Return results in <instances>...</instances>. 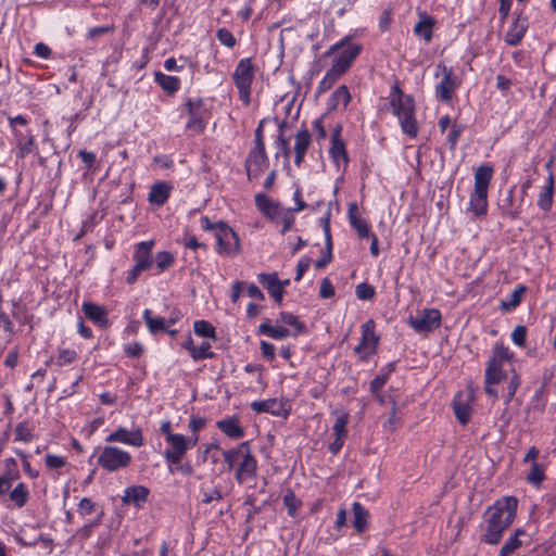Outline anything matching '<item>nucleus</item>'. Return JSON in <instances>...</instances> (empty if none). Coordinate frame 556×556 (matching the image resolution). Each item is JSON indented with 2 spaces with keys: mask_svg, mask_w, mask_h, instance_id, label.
Returning a JSON list of instances; mask_svg holds the SVG:
<instances>
[{
  "mask_svg": "<svg viewBox=\"0 0 556 556\" xmlns=\"http://www.w3.org/2000/svg\"><path fill=\"white\" fill-rule=\"evenodd\" d=\"M15 442L29 443L34 440V428L30 427L28 421L18 422L14 429Z\"/></svg>",
  "mask_w": 556,
  "mask_h": 556,
  "instance_id": "obj_45",
  "label": "nucleus"
},
{
  "mask_svg": "<svg viewBox=\"0 0 556 556\" xmlns=\"http://www.w3.org/2000/svg\"><path fill=\"white\" fill-rule=\"evenodd\" d=\"M256 471L257 460L252 455V452L249 446L248 450L243 453L242 462L240 463L236 470V480L239 483H242L248 479L254 478L256 476Z\"/></svg>",
  "mask_w": 556,
  "mask_h": 556,
  "instance_id": "obj_19",
  "label": "nucleus"
},
{
  "mask_svg": "<svg viewBox=\"0 0 556 556\" xmlns=\"http://www.w3.org/2000/svg\"><path fill=\"white\" fill-rule=\"evenodd\" d=\"M155 81L168 93H175L180 88V79L178 77L160 72L155 73Z\"/></svg>",
  "mask_w": 556,
  "mask_h": 556,
  "instance_id": "obj_41",
  "label": "nucleus"
},
{
  "mask_svg": "<svg viewBox=\"0 0 556 556\" xmlns=\"http://www.w3.org/2000/svg\"><path fill=\"white\" fill-rule=\"evenodd\" d=\"M527 291V288L523 285H519L514 291L509 294L507 300L501 302V308L505 312L510 311L517 307L521 300L522 295Z\"/></svg>",
  "mask_w": 556,
  "mask_h": 556,
  "instance_id": "obj_43",
  "label": "nucleus"
},
{
  "mask_svg": "<svg viewBox=\"0 0 556 556\" xmlns=\"http://www.w3.org/2000/svg\"><path fill=\"white\" fill-rule=\"evenodd\" d=\"M258 332L266 334L275 340H281L289 337L290 331L283 326H273L269 319H266L258 326Z\"/></svg>",
  "mask_w": 556,
  "mask_h": 556,
  "instance_id": "obj_39",
  "label": "nucleus"
},
{
  "mask_svg": "<svg viewBox=\"0 0 556 556\" xmlns=\"http://www.w3.org/2000/svg\"><path fill=\"white\" fill-rule=\"evenodd\" d=\"M8 496L17 508H23L29 500V490L25 483L20 482L12 491H9Z\"/></svg>",
  "mask_w": 556,
  "mask_h": 556,
  "instance_id": "obj_38",
  "label": "nucleus"
},
{
  "mask_svg": "<svg viewBox=\"0 0 556 556\" xmlns=\"http://www.w3.org/2000/svg\"><path fill=\"white\" fill-rule=\"evenodd\" d=\"M342 76V74H339L334 68L330 67L324 78L319 81L317 87V93H324L328 91L336 81Z\"/></svg>",
  "mask_w": 556,
  "mask_h": 556,
  "instance_id": "obj_49",
  "label": "nucleus"
},
{
  "mask_svg": "<svg viewBox=\"0 0 556 556\" xmlns=\"http://www.w3.org/2000/svg\"><path fill=\"white\" fill-rule=\"evenodd\" d=\"M329 156L338 167H340V164L342 162L343 170L346 169V167L350 163V157H349V154L346 151V146H345L344 140L331 142V146L329 149Z\"/></svg>",
  "mask_w": 556,
  "mask_h": 556,
  "instance_id": "obj_34",
  "label": "nucleus"
},
{
  "mask_svg": "<svg viewBox=\"0 0 556 556\" xmlns=\"http://www.w3.org/2000/svg\"><path fill=\"white\" fill-rule=\"evenodd\" d=\"M492 177L493 168L486 164L480 165L475 172V190L488 192Z\"/></svg>",
  "mask_w": 556,
  "mask_h": 556,
  "instance_id": "obj_35",
  "label": "nucleus"
},
{
  "mask_svg": "<svg viewBox=\"0 0 556 556\" xmlns=\"http://www.w3.org/2000/svg\"><path fill=\"white\" fill-rule=\"evenodd\" d=\"M172 186L166 181H157L150 188L148 194V201L157 206H162L166 203L170 195Z\"/></svg>",
  "mask_w": 556,
  "mask_h": 556,
  "instance_id": "obj_24",
  "label": "nucleus"
},
{
  "mask_svg": "<svg viewBox=\"0 0 556 556\" xmlns=\"http://www.w3.org/2000/svg\"><path fill=\"white\" fill-rule=\"evenodd\" d=\"M216 427L230 439H241L244 435V430L237 416L216 421Z\"/></svg>",
  "mask_w": 556,
  "mask_h": 556,
  "instance_id": "obj_26",
  "label": "nucleus"
},
{
  "mask_svg": "<svg viewBox=\"0 0 556 556\" xmlns=\"http://www.w3.org/2000/svg\"><path fill=\"white\" fill-rule=\"evenodd\" d=\"M351 101V94L345 85L339 86L330 96L327 101V108L329 111L337 110L340 105L344 109Z\"/></svg>",
  "mask_w": 556,
  "mask_h": 556,
  "instance_id": "obj_33",
  "label": "nucleus"
},
{
  "mask_svg": "<svg viewBox=\"0 0 556 556\" xmlns=\"http://www.w3.org/2000/svg\"><path fill=\"white\" fill-rule=\"evenodd\" d=\"M355 294L358 300L367 301V300H371L375 298L376 290H375L374 286H371L367 282H362L356 286Z\"/></svg>",
  "mask_w": 556,
  "mask_h": 556,
  "instance_id": "obj_55",
  "label": "nucleus"
},
{
  "mask_svg": "<svg viewBox=\"0 0 556 556\" xmlns=\"http://www.w3.org/2000/svg\"><path fill=\"white\" fill-rule=\"evenodd\" d=\"M215 357L216 353L212 351L211 343L207 341H204L199 346H195V349H192V359L194 362Z\"/></svg>",
  "mask_w": 556,
  "mask_h": 556,
  "instance_id": "obj_51",
  "label": "nucleus"
},
{
  "mask_svg": "<svg viewBox=\"0 0 556 556\" xmlns=\"http://www.w3.org/2000/svg\"><path fill=\"white\" fill-rule=\"evenodd\" d=\"M518 498L513 495L496 500L482 515L481 542L496 545L517 515Z\"/></svg>",
  "mask_w": 556,
  "mask_h": 556,
  "instance_id": "obj_1",
  "label": "nucleus"
},
{
  "mask_svg": "<svg viewBox=\"0 0 556 556\" xmlns=\"http://www.w3.org/2000/svg\"><path fill=\"white\" fill-rule=\"evenodd\" d=\"M167 447L164 450V458L169 465H176L185 457L188 447L186 444V437L184 434L169 435L165 440Z\"/></svg>",
  "mask_w": 556,
  "mask_h": 556,
  "instance_id": "obj_16",
  "label": "nucleus"
},
{
  "mask_svg": "<svg viewBox=\"0 0 556 556\" xmlns=\"http://www.w3.org/2000/svg\"><path fill=\"white\" fill-rule=\"evenodd\" d=\"M96 509V503L89 497H83L77 506V511L81 517L91 515Z\"/></svg>",
  "mask_w": 556,
  "mask_h": 556,
  "instance_id": "obj_61",
  "label": "nucleus"
},
{
  "mask_svg": "<svg viewBox=\"0 0 556 556\" xmlns=\"http://www.w3.org/2000/svg\"><path fill=\"white\" fill-rule=\"evenodd\" d=\"M142 316L150 332L156 333L166 330L165 319L163 317L153 316L152 312L148 308L144 309Z\"/></svg>",
  "mask_w": 556,
  "mask_h": 556,
  "instance_id": "obj_46",
  "label": "nucleus"
},
{
  "mask_svg": "<svg viewBox=\"0 0 556 556\" xmlns=\"http://www.w3.org/2000/svg\"><path fill=\"white\" fill-rule=\"evenodd\" d=\"M434 24L435 20L432 16L428 15L427 13H422L420 15L419 22L414 26V34L429 43L433 38Z\"/></svg>",
  "mask_w": 556,
  "mask_h": 556,
  "instance_id": "obj_28",
  "label": "nucleus"
},
{
  "mask_svg": "<svg viewBox=\"0 0 556 556\" xmlns=\"http://www.w3.org/2000/svg\"><path fill=\"white\" fill-rule=\"evenodd\" d=\"M362 49V45L351 42V36H345L343 39L332 45L328 51L325 52L324 56L333 55L331 67L343 75L359 55Z\"/></svg>",
  "mask_w": 556,
  "mask_h": 556,
  "instance_id": "obj_4",
  "label": "nucleus"
},
{
  "mask_svg": "<svg viewBox=\"0 0 556 556\" xmlns=\"http://www.w3.org/2000/svg\"><path fill=\"white\" fill-rule=\"evenodd\" d=\"M255 66L251 58L241 59L232 74V81L238 89L239 99L249 104L251 101V87L255 76Z\"/></svg>",
  "mask_w": 556,
  "mask_h": 556,
  "instance_id": "obj_5",
  "label": "nucleus"
},
{
  "mask_svg": "<svg viewBox=\"0 0 556 556\" xmlns=\"http://www.w3.org/2000/svg\"><path fill=\"white\" fill-rule=\"evenodd\" d=\"M216 252L220 255H236L240 252V239L237 232L227 224L220 223L217 233Z\"/></svg>",
  "mask_w": 556,
  "mask_h": 556,
  "instance_id": "obj_10",
  "label": "nucleus"
},
{
  "mask_svg": "<svg viewBox=\"0 0 556 556\" xmlns=\"http://www.w3.org/2000/svg\"><path fill=\"white\" fill-rule=\"evenodd\" d=\"M545 479V465L533 462L529 473L526 477L528 483L539 488Z\"/></svg>",
  "mask_w": 556,
  "mask_h": 556,
  "instance_id": "obj_42",
  "label": "nucleus"
},
{
  "mask_svg": "<svg viewBox=\"0 0 556 556\" xmlns=\"http://www.w3.org/2000/svg\"><path fill=\"white\" fill-rule=\"evenodd\" d=\"M251 409L255 413H267L276 417H288L290 405L285 399H267L264 401H254L251 403Z\"/></svg>",
  "mask_w": 556,
  "mask_h": 556,
  "instance_id": "obj_14",
  "label": "nucleus"
},
{
  "mask_svg": "<svg viewBox=\"0 0 556 556\" xmlns=\"http://www.w3.org/2000/svg\"><path fill=\"white\" fill-rule=\"evenodd\" d=\"M437 70L441 72L442 78L435 86V96L440 101L450 103L460 81L452 67H447L443 63H439L437 65Z\"/></svg>",
  "mask_w": 556,
  "mask_h": 556,
  "instance_id": "obj_9",
  "label": "nucleus"
},
{
  "mask_svg": "<svg viewBox=\"0 0 556 556\" xmlns=\"http://www.w3.org/2000/svg\"><path fill=\"white\" fill-rule=\"evenodd\" d=\"M4 475L11 477V479L17 480L20 478V470L17 463L14 458L10 457L4 460Z\"/></svg>",
  "mask_w": 556,
  "mask_h": 556,
  "instance_id": "obj_63",
  "label": "nucleus"
},
{
  "mask_svg": "<svg viewBox=\"0 0 556 556\" xmlns=\"http://www.w3.org/2000/svg\"><path fill=\"white\" fill-rule=\"evenodd\" d=\"M528 27V18L522 14H518L505 34V42L511 47L518 46L525 37Z\"/></svg>",
  "mask_w": 556,
  "mask_h": 556,
  "instance_id": "obj_18",
  "label": "nucleus"
},
{
  "mask_svg": "<svg viewBox=\"0 0 556 556\" xmlns=\"http://www.w3.org/2000/svg\"><path fill=\"white\" fill-rule=\"evenodd\" d=\"M525 531L521 529H516L515 533L510 535L504 545L500 549L498 556H510L516 549L521 546V541L519 540V535L523 534Z\"/></svg>",
  "mask_w": 556,
  "mask_h": 556,
  "instance_id": "obj_44",
  "label": "nucleus"
},
{
  "mask_svg": "<svg viewBox=\"0 0 556 556\" xmlns=\"http://www.w3.org/2000/svg\"><path fill=\"white\" fill-rule=\"evenodd\" d=\"M256 207L267 217L278 218L280 207L264 193H256L254 197Z\"/></svg>",
  "mask_w": 556,
  "mask_h": 556,
  "instance_id": "obj_31",
  "label": "nucleus"
},
{
  "mask_svg": "<svg viewBox=\"0 0 556 556\" xmlns=\"http://www.w3.org/2000/svg\"><path fill=\"white\" fill-rule=\"evenodd\" d=\"M352 511L354 517L353 527L358 533L364 532L367 527L368 511L358 502L353 503Z\"/></svg>",
  "mask_w": 556,
  "mask_h": 556,
  "instance_id": "obj_40",
  "label": "nucleus"
},
{
  "mask_svg": "<svg viewBox=\"0 0 556 556\" xmlns=\"http://www.w3.org/2000/svg\"><path fill=\"white\" fill-rule=\"evenodd\" d=\"M278 217L280 218V222L282 224L281 235H285L292 228L294 224L293 212L291 210H287L285 212L280 211V215Z\"/></svg>",
  "mask_w": 556,
  "mask_h": 556,
  "instance_id": "obj_62",
  "label": "nucleus"
},
{
  "mask_svg": "<svg viewBox=\"0 0 556 556\" xmlns=\"http://www.w3.org/2000/svg\"><path fill=\"white\" fill-rule=\"evenodd\" d=\"M250 445L249 441L241 442L240 445L236 448H231L223 452L224 459L228 465V468L231 469L239 457L243 456V453L248 450Z\"/></svg>",
  "mask_w": 556,
  "mask_h": 556,
  "instance_id": "obj_47",
  "label": "nucleus"
},
{
  "mask_svg": "<svg viewBox=\"0 0 556 556\" xmlns=\"http://www.w3.org/2000/svg\"><path fill=\"white\" fill-rule=\"evenodd\" d=\"M45 463L49 469H59L66 465L64 457L53 454H47L45 457Z\"/></svg>",
  "mask_w": 556,
  "mask_h": 556,
  "instance_id": "obj_64",
  "label": "nucleus"
},
{
  "mask_svg": "<svg viewBox=\"0 0 556 556\" xmlns=\"http://www.w3.org/2000/svg\"><path fill=\"white\" fill-rule=\"evenodd\" d=\"M333 414L337 415L332 426L334 440L329 443L328 450L332 455H337L341 451L348 435L346 425L349 424L350 415L343 410H334Z\"/></svg>",
  "mask_w": 556,
  "mask_h": 556,
  "instance_id": "obj_15",
  "label": "nucleus"
},
{
  "mask_svg": "<svg viewBox=\"0 0 556 556\" xmlns=\"http://www.w3.org/2000/svg\"><path fill=\"white\" fill-rule=\"evenodd\" d=\"M442 314L438 308H424L416 317H408V325L416 332H432L441 326Z\"/></svg>",
  "mask_w": 556,
  "mask_h": 556,
  "instance_id": "obj_11",
  "label": "nucleus"
},
{
  "mask_svg": "<svg viewBox=\"0 0 556 556\" xmlns=\"http://www.w3.org/2000/svg\"><path fill=\"white\" fill-rule=\"evenodd\" d=\"M257 279L267 290L268 294L275 300V302L280 304L282 302L285 290L281 289L277 273H261L257 275Z\"/></svg>",
  "mask_w": 556,
  "mask_h": 556,
  "instance_id": "obj_22",
  "label": "nucleus"
},
{
  "mask_svg": "<svg viewBox=\"0 0 556 556\" xmlns=\"http://www.w3.org/2000/svg\"><path fill=\"white\" fill-rule=\"evenodd\" d=\"M78 355L75 350L72 349H60L55 356L54 364L59 367L67 366L77 359Z\"/></svg>",
  "mask_w": 556,
  "mask_h": 556,
  "instance_id": "obj_50",
  "label": "nucleus"
},
{
  "mask_svg": "<svg viewBox=\"0 0 556 556\" xmlns=\"http://www.w3.org/2000/svg\"><path fill=\"white\" fill-rule=\"evenodd\" d=\"M395 362L388 363L381 369V372L370 381L369 388L372 395H377V392H380V390L386 386L389 376L395 370Z\"/></svg>",
  "mask_w": 556,
  "mask_h": 556,
  "instance_id": "obj_36",
  "label": "nucleus"
},
{
  "mask_svg": "<svg viewBox=\"0 0 556 556\" xmlns=\"http://www.w3.org/2000/svg\"><path fill=\"white\" fill-rule=\"evenodd\" d=\"M376 324L368 319L362 325V338L359 344L354 348V353L361 362H368L377 353L380 337L375 331Z\"/></svg>",
  "mask_w": 556,
  "mask_h": 556,
  "instance_id": "obj_7",
  "label": "nucleus"
},
{
  "mask_svg": "<svg viewBox=\"0 0 556 556\" xmlns=\"http://www.w3.org/2000/svg\"><path fill=\"white\" fill-rule=\"evenodd\" d=\"M189 119L186 124L188 130L201 134L205 130L208 112L205 103L201 98H189L185 102Z\"/></svg>",
  "mask_w": 556,
  "mask_h": 556,
  "instance_id": "obj_8",
  "label": "nucleus"
},
{
  "mask_svg": "<svg viewBox=\"0 0 556 556\" xmlns=\"http://www.w3.org/2000/svg\"><path fill=\"white\" fill-rule=\"evenodd\" d=\"M17 147V157L18 159H25L29 153L33 152V149L35 147V136L31 134L30 130L27 131V139L18 142Z\"/></svg>",
  "mask_w": 556,
  "mask_h": 556,
  "instance_id": "obj_53",
  "label": "nucleus"
},
{
  "mask_svg": "<svg viewBox=\"0 0 556 556\" xmlns=\"http://www.w3.org/2000/svg\"><path fill=\"white\" fill-rule=\"evenodd\" d=\"M525 199L516 194V186H511L507 192L498 200V210L501 214L511 220L520 217L523 211Z\"/></svg>",
  "mask_w": 556,
  "mask_h": 556,
  "instance_id": "obj_13",
  "label": "nucleus"
},
{
  "mask_svg": "<svg viewBox=\"0 0 556 556\" xmlns=\"http://www.w3.org/2000/svg\"><path fill=\"white\" fill-rule=\"evenodd\" d=\"M519 386H520V378L516 374V371L513 369V375L510 376L508 384H507V394H506V400H505L506 404L509 403L514 399Z\"/></svg>",
  "mask_w": 556,
  "mask_h": 556,
  "instance_id": "obj_59",
  "label": "nucleus"
},
{
  "mask_svg": "<svg viewBox=\"0 0 556 556\" xmlns=\"http://www.w3.org/2000/svg\"><path fill=\"white\" fill-rule=\"evenodd\" d=\"M468 210L471 211L476 217L485 216L488 212V192L473 189Z\"/></svg>",
  "mask_w": 556,
  "mask_h": 556,
  "instance_id": "obj_32",
  "label": "nucleus"
},
{
  "mask_svg": "<svg viewBox=\"0 0 556 556\" xmlns=\"http://www.w3.org/2000/svg\"><path fill=\"white\" fill-rule=\"evenodd\" d=\"M83 312L85 316L98 327L106 329L110 326L108 311L105 307L92 302H84Z\"/></svg>",
  "mask_w": 556,
  "mask_h": 556,
  "instance_id": "obj_21",
  "label": "nucleus"
},
{
  "mask_svg": "<svg viewBox=\"0 0 556 556\" xmlns=\"http://www.w3.org/2000/svg\"><path fill=\"white\" fill-rule=\"evenodd\" d=\"M282 500L288 509V515L291 517L295 516L298 508L301 506V501L295 496L294 492L288 490Z\"/></svg>",
  "mask_w": 556,
  "mask_h": 556,
  "instance_id": "obj_54",
  "label": "nucleus"
},
{
  "mask_svg": "<svg viewBox=\"0 0 556 556\" xmlns=\"http://www.w3.org/2000/svg\"><path fill=\"white\" fill-rule=\"evenodd\" d=\"M514 354L503 344L496 343L493 346L492 356L488 361L485 368V380L488 382H501L505 377L503 366L510 362Z\"/></svg>",
  "mask_w": 556,
  "mask_h": 556,
  "instance_id": "obj_6",
  "label": "nucleus"
},
{
  "mask_svg": "<svg viewBox=\"0 0 556 556\" xmlns=\"http://www.w3.org/2000/svg\"><path fill=\"white\" fill-rule=\"evenodd\" d=\"M149 493V489L144 485H131L125 490L123 502L140 507L148 500Z\"/></svg>",
  "mask_w": 556,
  "mask_h": 556,
  "instance_id": "obj_30",
  "label": "nucleus"
},
{
  "mask_svg": "<svg viewBox=\"0 0 556 556\" xmlns=\"http://www.w3.org/2000/svg\"><path fill=\"white\" fill-rule=\"evenodd\" d=\"M279 321L294 327L299 331H302L304 325L299 320L298 316L292 313L281 312L279 315Z\"/></svg>",
  "mask_w": 556,
  "mask_h": 556,
  "instance_id": "obj_58",
  "label": "nucleus"
},
{
  "mask_svg": "<svg viewBox=\"0 0 556 556\" xmlns=\"http://www.w3.org/2000/svg\"><path fill=\"white\" fill-rule=\"evenodd\" d=\"M101 523V516H98L96 519L84 525L81 528L77 529L75 533L70 539L72 543L83 544L86 540H88L93 533L94 529L98 528Z\"/></svg>",
  "mask_w": 556,
  "mask_h": 556,
  "instance_id": "obj_37",
  "label": "nucleus"
},
{
  "mask_svg": "<svg viewBox=\"0 0 556 556\" xmlns=\"http://www.w3.org/2000/svg\"><path fill=\"white\" fill-rule=\"evenodd\" d=\"M464 393L459 392L455 395L453 400V409L456 419L462 424L463 426H466L470 420L471 415V396L468 394L467 399L464 400Z\"/></svg>",
  "mask_w": 556,
  "mask_h": 556,
  "instance_id": "obj_23",
  "label": "nucleus"
},
{
  "mask_svg": "<svg viewBox=\"0 0 556 556\" xmlns=\"http://www.w3.org/2000/svg\"><path fill=\"white\" fill-rule=\"evenodd\" d=\"M554 198V175L549 173L546 179V185L542 188L539 198L538 206L543 212H549L553 205Z\"/></svg>",
  "mask_w": 556,
  "mask_h": 556,
  "instance_id": "obj_29",
  "label": "nucleus"
},
{
  "mask_svg": "<svg viewBox=\"0 0 556 556\" xmlns=\"http://www.w3.org/2000/svg\"><path fill=\"white\" fill-rule=\"evenodd\" d=\"M154 247V241H141L136 245L135 252L132 254V258L136 264L142 265L147 268H151L153 265L152 258V249Z\"/></svg>",
  "mask_w": 556,
  "mask_h": 556,
  "instance_id": "obj_25",
  "label": "nucleus"
},
{
  "mask_svg": "<svg viewBox=\"0 0 556 556\" xmlns=\"http://www.w3.org/2000/svg\"><path fill=\"white\" fill-rule=\"evenodd\" d=\"M97 457V464L108 472L126 469L131 464L129 452L114 445L97 446L90 458Z\"/></svg>",
  "mask_w": 556,
  "mask_h": 556,
  "instance_id": "obj_3",
  "label": "nucleus"
},
{
  "mask_svg": "<svg viewBox=\"0 0 556 556\" xmlns=\"http://www.w3.org/2000/svg\"><path fill=\"white\" fill-rule=\"evenodd\" d=\"M348 217L352 228H354L361 239H369L370 226L365 218H363L358 212V206L355 202L349 204Z\"/></svg>",
  "mask_w": 556,
  "mask_h": 556,
  "instance_id": "obj_20",
  "label": "nucleus"
},
{
  "mask_svg": "<svg viewBox=\"0 0 556 556\" xmlns=\"http://www.w3.org/2000/svg\"><path fill=\"white\" fill-rule=\"evenodd\" d=\"M268 166L269 159L265 146L254 144L244 162L248 179L252 180L257 178Z\"/></svg>",
  "mask_w": 556,
  "mask_h": 556,
  "instance_id": "obj_12",
  "label": "nucleus"
},
{
  "mask_svg": "<svg viewBox=\"0 0 556 556\" xmlns=\"http://www.w3.org/2000/svg\"><path fill=\"white\" fill-rule=\"evenodd\" d=\"M108 443H123L126 445L141 447L144 445V437L141 428L128 430L124 427H118L115 431L111 432L106 438Z\"/></svg>",
  "mask_w": 556,
  "mask_h": 556,
  "instance_id": "obj_17",
  "label": "nucleus"
},
{
  "mask_svg": "<svg viewBox=\"0 0 556 556\" xmlns=\"http://www.w3.org/2000/svg\"><path fill=\"white\" fill-rule=\"evenodd\" d=\"M390 106L399 119L402 131L410 138L417 137L419 127L415 116V100L402 91L397 79L391 86Z\"/></svg>",
  "mask_w": 556,
  "mask_h": 556,
  "instance_id": "obj_2",
  "label": "nucleus"
},
{
  "mask_svg": "<svg viewBox=\"0 0 556 556\" xmlns=\"http://www.w3.org/2000/svg\"><path fill=\"white\" fill-rule=\"evenodd\" d=\"M294 142V163L300 166L304 160L305 153L311 144L312 138L309 131L304 128L295 135Z\"/></svg>",
  "mask_w": 556,
  "mask_h": 556,
  "instance_id": "obj_27",
  "label": "nucleus"
},
{
  "mask_svg": "<svg viewBox=\"0 0 556 556\" xmlns=\"http://www.w3.org/2000/svg\"><path fill=\"white\" fill-rule=\"evenodd\" d=\"M175 257L170 252L162 251L155 255V266L157 274H161L173 266Z\"/></svg>",
  "mask_w": 556,
  "mask_h": 556,
  "instance_id": "obj_52",
  "label": "nucleus"
},
{
  "mask_svg": "<svg viewBox=\"0 0 556 556\" xmlns=\"http://www.w3.org/2000/svg\"><path fill=\"white\" fill-rule=\"evenodd\" d=\"M526 339H527V328L522 325L516 326L511 332L513 342L517 346L523 348L526 345Z\"/></svg>",
  "mask_w": 556,
  "mask_h": 556,
  "instance_id": "obj_60",
  "label": "nucleus"
},
{
  "mask_svg": "<svg viewBox=\"0 0 556 556\" xmlns=\"http://www.w3.org/2000/svg\"><path fill=\"white\" fill-rule=\"evenodd\" d=\"M193 331L198 337L217 340L215 327L206 320H195L193 323Z\"/></svg>",
  "mask_w": 556,
  "mask_h": 556,
  "instance_id": "obj_48",
  "label": "nucleus"
},
{
  "mask_svg": "<svg viewBox=\"0 0 556 556\" xmlns=\"http://www.w3.org/2000/svg\"><path fill=\"white\" fill-rule=\"evenodd\" d=\"M463 131H464V126L463 125L457 124L456 122H454L452 124V128H451V130H450V132L447 134V137H446V141L448 143V147H450L451 151H454L456 149L458 139H459V137H460Z\"/></svg>",
  "mask_w": 556,
  "mask_h": 556,
  "instance_id": "obj_56",
  "label": "nucleus"
},
{
  "mask_svg": "<svg viewBox=\"0 0 556 556\" xmlns=\"http://www.w3.org/2000/svg\"><path fill=\"white\" fill-rule=\"evenodd\" d=\"M216 38L223 46L227 48H233L237 45V39L233 36V34L229 29L224 27L217 29Z\"/></svg>",
  "mask_w": 556,
  "mask_h": 556,
  "instance_id": "obj_57",
  "label": "nucleus"
}]
</instances>
